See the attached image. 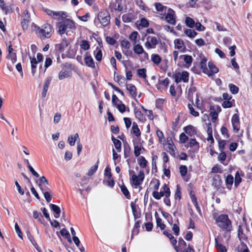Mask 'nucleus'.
I'll list each match as a JSON object with an SVG mask.
<instances>
[{
  "instance_id": "f257e3e1",
  "label": "nucleus",
  "mask_w": 252,
  "mask_h": 252,
  "mask_svg": "<svg viewBox=\"0 0 252 252\" xmlns=\"http://www.w3.org/2000/svg\"><path fill=\"white\" fill-rule=\"evenodd\" d=\"M216 224L223 231L229 233L232 230V225L231 220L226 214H221L218 217L213 214Z\"/></svg>"
},
{
  "instance_id": "f03ea898",
  "label": "nucleus",
  "mask_w": 252,
  "mask_h": 252,
  "mask_svg": "<svg viewBox=\"0 0 252 252\" xmlns=\"http://www.w3.org/2000/svg\"><path fill=\"white\" fill-rule=\"evenodd\" d=\"M56 26L58 29L57 32L60 35L64 34L68 29L70 30L76 29L75 22L72 20L66 18L65 16L62 18L61 21L57 22Z\"/></svg>"
},
{
  "instance_id": "7ed1b4c3",
  "label": "nucleus",
  "mask_w": 252,
  "mask_h": 252,
  "mask_svg": "<svg viewBox=\"0 0 252 252\" xmlns=\"http://www.w3.org/2000/svg\"><path fill=\"white\" fill-rule=\"evenodd\" d=\"M55 47L60 53H63L66 49L69 50L71 48L70 42L65 37L62 38L60 43L57 44ZM75 55V54L73 52L67 50L66 54H63L62 57L63 58H64L65 56H66L67 58H73Z\"/></svg>"
},
{
  "instance_id": "20e7f679",
  "label": "nucleus",
  "mask_w": 252,
  "mask_h": 252,
  "mask_svg": "<svg viewBox=\"0 0 252 252\" xmlns=\"http://www.w3.org/2000/svg\"><path fill=\"white\" fill-rule=\"evenodd\" d=\"M97 18L103 27L109 25L110 23V15L107 9H101L98 14Z\"/></svg>"
},
{
  "instance_id": "39448f33",
  "label": "nucleus",
  "mask_w": 252,
  "mask_h": 252,
  "mask_svg": "<svg viewBox=\"0 0 252 252\" xmlns=\"http://www.w3.org/2000/svg\"><path fill=\"white\" fill-rule=\"evenodd\" d=\"M144 178L145 174L143 170L139 171L138 175L133 174L130 178L131 186L135 189L137 188L142 184Z\"/></svg>"
},
{
  "instance_id": "423d86ee",
  "label": "nucleus",
  "mask_w": 252,
  "mask_h": 252,
  "mask_svg": "<svg viewBox=\"0 0 252 252\" xmlns=\"http://www.w3.org/2000/svg\"><path fill=\"white\" fill-rule=\"evenodd\" d=\"M38 33L44 38H50L53 32V29L51 25L48 23L44 24L41 28H38Z\"/></svg>"
},
{
  "instance_id": "0eeeda50",
  "label": "nucleus",
  "mask_w": 252,
  "mask_h": 252,
  "mask_svg": "<svg viewBox=\"0 0 252 252\" xmlns=\"http://www.w3.org/2000/svg\"><path fill=\"white\" fill-rule=\"evenodd\" d=\"M158 43V40L157 37L148 36L144 45L147 49H155Z\"/></svg>"
},
{
  "instance_id": "6e6552de",
  "label": "nucleus",
  "mask_w": 252,
  "mask_h": 252,
  "mask_svg": "<svg viewBox=\"0 0 252 252\" xmlns=\"http://www.w3.org/2000/svg\"><path fill=\"white\" fill-rule=\"evenodd\" d=\"M162 189H163V191H161L160 192H158V190L153 191V196L155 199L159 200L162 197L164 196L165 197L167 191L171 193L168 185L166 184H164L163 185L162 187Z\"/></svg>"
},
{
  "instance_id": "1a4fd4ad",
  "label": "nucleus",
  "mask_w": 252,
  "mask_h": 252,
  "mask_svg": "<svg viewBox=\"0 0 252 252\" xmlns=\"http://www.w3.org/2000/svg\"><path fill=\"white\" fill-rule=\"evenodd\" d=\"M46 14L51 18L60 20V18H63L66 16V12L64 11H54L53 10L46 9L45 10Z\"/></svg>"
},
{
  "instance_id": "9d476101",
  "label": "nucleus",
  "mask_w": 252,
  "mask_h": 252,
  "mask_svg": "<svg viewBox=\"0 0 252 252\" xmlns=\"http://www.w3.org/2000/svg\"><path fill=\"white\" fill-rule=\"evenodd\" d=\"M178 244L176 243L173 246L176 252H184L187 248V243L184 240L182 237H180L178 239Z\"/></svg>"
},
{
  "instance_id": "9b49d317",
  "label": "nucleus",
  "mask_w": 252,
  "mask_h": 252,
  "mask_svg": "<svg viewBox=\"0 0 252 252\" xmlns=\"http://www.w3.org/2000/svg\"><path fill=\"white\" fill-rule=\"evenodd\" d=\"M165 19L169 24L175 25L176 24V16L175 11L172 8H169L167 13L165 14Z\"/></svg>"
},
{
  "instance_id": "f8f14e48",
  "label": "nucleus",
  "mask_w": 252,
  "mask_h": 252,
  "mask_svg": "<svg viewBox=\"0 0 252 252\" xmlns=\"http://www.w3.org/2000/svg\"><path fill=\"white\" fill-rule=\"evenodd\" d=\"M170 83L169 79L166 78L163 80L158 79V83L156 85V88L161 92H165L167 90Z\"/></svg>"
},
{
  "instance_id": "ddd939ff",
  "label": "nucleus",
  "mask_w": 252,
  "mask_h": 252,
  "mask_svg": "<svg viewBox=\"0 0 252 252\" xmlns=\"http://www.w3.org/2000/svg\"><path fill=\"white\" fill-rule=\"evenodd\" d=\"M231 121L234 132L235 133L238 132L240 128V121L239 115L238 114H233Z\"/></svg>"
},
{
  "instance_id": "4468645a",
  "label": "nucleus",
  "mask_w": 252,
  "mask_h": 252,
  "mask_svg": "<svg viewBox=\"0 0 252 252\" xmlns=\"http://www.w3.org/2000/svg\"><path fill=\"white\" fill-rule=\"evenodd\" d=\"M84 62L87 66L92 68H95L94 62L89 52H86L85 53L84 57Z\"/></svg>"
},
{
  "instance_id": "2eb2a0df",
  "label": "nucleus",
  "mask_w": 252,
  "mask_h": 252,
  "mask_svg": "<svg viewBox=\"0 0 252 252\" xmlns=\"http://www.w3.org/2000/svg\"><path fill=\"white\" fill-rule=\"evenodd\" d=\"M222 181L221 179V177L219 175H215L213 178L212 185L217 189L219 190L220 188L224 189L223 187H222Z\"/></svg>"
},
{
  "instance_id": "dca6fc26",
  "label": "nucleus",
  "mask_w": 252,
  "mask_h": 252,
  "mask_svg": "<svg viewBox=\"0 0 252 252\" xmlns=\"http://www.w3.org/2000/svg\"><path fill=\"white\" fill-rule=\"evenodd\" d=\"M188 147H190L193 149V151H189L193 153H197L200 148L199 143L194 138H191L189 142L188 143Z\"/></svg>"
},
{
  "instance_id": "f3484780",
  "label": "nucleus",
  "mask_w": 252,
  "mask_h": 252,
  "mask_svg": "<svg viewBox=\"0 0 252 252\" xmlns=\"http://www.w3.org/2000/svg\"><path fill=\"white\" fill-rule=\"evenodd\" d=\"M208 72L206 73L209 77L213 76L215 74L217 73L219 71V68L212 62L208 63Z\"/></svg>"
},
{
  "instance_id": "a211bd4d",
  "label": "nucleus",
  "mask_w": 252,
  "mask_h": 252,
  "mask_svg": "<svg viewBox=\"0 0 252 252\" xmlns=\"http://www.w3.org/2000/svg\"><path fill=\"white\" fill-rule=\"evenodd\" d=\"M200 62L199 64V66L200 68L201 69L202 72L204 74L207 73L208 72V69L207 67V58L203 55H201L200 56Z\"/></svg>"
},
{
  "instance_id": "6ab92c4d",
  "label": "nucleus",
  "mask_w": 252,
  "mask_h": 252,
  "mask_svg": "<svg viewBox=\"0 0 252 252\" xmlns=\"http://www.w3.org/2000/svg\"><path fill=\"white\" fill-rule=\"evenodd\" d=\"M175 48L179 50L182 52L186 51V46L183 40L181 39H176L174 40Z\"/></svg>"
},
{
  "instance_id": "aec40b11",
  "label": "nucleus",
  "mask_w": 252,
  "mask_h": 252,
  "mask_svg": "<svg viewBox=\"0 0 252 252\" xmlns=\"http://www.w3.org/2000/svg\"><path fill=\"white\" fill-rule=\"evenodd\" d=\"M134 113L136 119H138L142 122H144L146 121V119L144 115L142 113L139 108L134 107Z\"/></svg>"
},
{
  "instance_id": "412c9836",
  "label": "nucleus",
  "mask_w": 252,
  "mask_h": 252,
  "mask_svg": "<svg viewBox=\"0 0 252 252\" xmlns=\"http://www.w3.org/2000/svg\"><path fill=\"white\" fill-rule=\"evenodd\" d=\"M185 132L190 136H194L197 134L196 128L191 125H188L184 128Z\"/></svg>"
},
{
  "instance_id": "4be33fe9",
  "label": "nucleus",
  "mask_w": 252,
  "mask_h": 252,
  "mask_svg": "<svg viewBox=\"0 0 252 252\" xmlns=\"http://www.w3.org/2000/svg\"><path fill=\"white\" fill-rule=\"evenodd\" d=\"M131 133L138 138H140L141 133L138 127V125L136 122H133L132 127L131 129Z\"/></svg>"
},
{
  "instance_id": "5701e85b",
  "label": "nucleus",
  "mask_w": 252,
  "mask_h": 252,
  "mask_svg": "<svg viewBox=\"0 0 252 252\" xmlns=\"http://www.w3.org/2000/svg\"><path fill=\"white\" fill-rule=\"evenodd\" d=\"M220 238L219 236H218L215 239V247L216 249L220 252H227L226 247L220 242H219V240Z\"/></svg>"
},
{
  "instance_id": "b1692460",
  "label": "nucleus",
  "mask_w": 252,
  "mask_h": 252,
  "mask_svg": "<svg viewBox=\"0 0 252 252\" xmlns=\"http://www.w3.org/2000/svg\"><path fill=\"white\" fill-rule=\"evenodd\" d=\"M126 89L129 91L131 96L135 99L137 95V89L133 84H129L126 86Z\"/></svg>"
},
{
  "instance_id": "393cba45",
  "label": "nucleus",
  "mask_w": 252,
  "mask_h": 252,
  "mask_svg": "<svg viewBox=\"0 0 252 252\" xmlns=\"http://www.w3.org/2000/svg\"><path fill=\"white\" fill-rule=\"evenodd\" d=\"M234 182V178L231 174L228 175L225 179V183L228 189L231 190Z\"/></svg>"
},
{
  "instance_id": "a878e982",
  "label": "nucleus",
  "mask_w": 252,
  "mask_h": 252,
  "mask_svg": "<svg viewBox=\"0 0 252 252\" xmlns=\"http://www.w3.org/2000/svg\"><path fill=\"white\" fill-rule=\"evenodd\" d=\"M0 8L1 9L2 12L5 15H7L9 13L13 12L11 6L7 5L5 2L0 5Z\"/></svg>"
},
{
  "instance_id": "bb28decb",
  "label": "nucleus",
  "mask_w": 252,
  "mask_h": 252,
  "mask_svg": "<svg viewBox=\"0 0 252 252\" xmlns=\"http://www.w3.org/2000/svg\"><path fill=\"white\" fill-rule=\"evenodd\" d=\"M137 162L142 169H145L148 166V162L143 156H140L137 159Z\"/></svg>"
},
{
  "instance_id": "cd10ccee",
  "label": "nucleus",
  "mask_w": 252,
  "mask_h": 252,
  "mask_svg": "<svg viewBox=\"0 0 252 252\" xmlns=\"http://www.w3.org/2000/svg\"><path fill=\"white\" fill-rule=\"evenodd\" d=\"M50 209L55 213L54 217L56 218H59L60 216L61 209L60 207L54 204H50Z\"/></svg>"
},
{
  "instance_id": "c85d7f7f",
  "label": "nucleus",
  "mask_w": 252,
  "mask_h": 252,
  "mask_svg": "<svg viewBox=\"0 0 252 252\" xmlns=\"http://www.w3.org/2000/svg\"><path fill=\"white\" fill-rule=\"evenodd\" d=\"M163 234L166 236L169 240V241L172 245V247L174 244L177 243V239L175 238V237L171 233L168 232L166 230H164L162 232Z\"/></svg>"
},
{
  "instance_id": "c756f323",
  "label": "nucleus",
  "mask_w": 252,
  "mask_h": 252,
  "mask_svg": "<svg viewBox=\"0 0 252 252\" xmlns=\"http://www.w3.org/2000/svg\"><path fill=\"white\" fill-rule=\"evenodd\" d=\"M120 187L121 190L122 192L124 195L125 197L127 199H130L131 198V195L130 194V193L127 189L126 187L125 186V184L123 182L122 185H120Z\"/></svg>"
},
{
  "instance_id": "7c9ffc66",
  "label": "nucleus",
  "mask_w": 252,
  "mask_h": 252,
  "mask_svg": "<svg viewBox=\"0 0 252 252\" xmlns=\"http://www.w3.org/2000/svg\"><path fill=\"white\" fill-rule=\"evenodd\" d=\"M130 207L131 208L132 214L134 217V220H136L138 218L140 217V213L138 212L137 210L136 204L134 202H131L130 203Z\"/></svg>"
},
{
  "instance_id": "2f4dec72",
  "label": "nucleus",
  "mask_w": 252,
  "mask_h": 252,
  "mask_svg": "<svg viewBox=\"0 0 252 252\" xmlns=\"http://www.w3.org/2000/svg\"><path fill=\"white\" fill-rule=\"evenodd\" d=\"M31 64V69L32 73V75H34L36 71L37 64L39 62H37L36 59L34 58H32L30 57Z\"/></svg>"
},
{
  "instance_id": "473e14b6",
  "label": "nucleus",
  "mask_w": 252,
  "mask_h": 252,
  "mask_svg": "<svg viewBox=\"0 0 252 252\" xmlns=\"http://www.w3.org/2000/svg\"><path fill=\"white\" fill-rule=\"evenodd\" d=\"M238 236L239 240L246 241L248 239L247 236L243 232V229L241 225H239L238 230Z\"/></svg>"
},
{
  "instance_id": "72a5a7b5",
  "label": "nucleus",
  "mask_w": 252,
  "mask_h": 252,
  "mask_svg": "<svg viewBox=\"0 0 252 252\" xmlns=\"http://www.w3.org/2000/svg\"><path fill=\"white\" fill-rule=\"evenodd\" d=\"M196 91V88L194 86H191L188 90L187 98L193 103V95Z\"/></svg>"
},
{
  "instance_id": "f704fd0d",
  "label": "nucleus",
  "mask_w": 252,
  "mask_h": 252,
  "mask_svg": "<svg viewBox=\"0 0 252 252\" xmlns=\"http://www.w3.org/2000/svg\"><path fill=\"white\" fill-rule=\"evenodd\" d=\"M77 139L79 140V135L77 133L75 134L74 136L72 135L69 136L67 139V142L71 146H73L75 145V142Z\"/></svg>"
},
{
  "instance_id": "c9c22d12",
  "label": "nucleus",
  "mask_w": 252,
  "mask_h": 252,
  "mask_svg": "<svg viewBox=\"0 0 252 252\" xmlns=\"http://www.w3.org/2000/svg\"><path fill=\"white\" fill-rule=\"evenodd\" d=\"M161 60V58L159 55L156 54H152L151 61L156 65L159 66Z\"/></svg>"
},
{
  "instance_id": "e433bc0d",
  "label": "nucleus",
  "mask_w": 252,
  "mask_h": 252,
  "mask_svg": "<svg viewBox=\"0 0 252 252\" xmlns=\"http://www.w3.org/2000/svg\"><path fill=\"white\" fill-rule=\"evenodd\" d=\"M221 106L224 108H229L235 106V100L231 99L224 100L221 104Z\"/></svg>"
},
{
  "instance_id": "4c0bfd02",
  "label": "nucleus",
  "mask_w": 252,
  "mask_h": 252,
  "mask_svg": "<svg viewBox=\"0 0 252 252\" xmlns=\"http://www.w3.org/2000/svg\"><path fill=\"white\" fill-rule=\"evenodd\" d=\"M133 51L135 54L138 55L142 54L144 53L147 55V53L145 52L144 50L142 45L139 44L134 46Z\"/></svg>"
},
{
  "instance_id": "58836bf2",
  "label": "nucleus",
  "mask_w": 252,
  "mask_h": 252,
  "mask_svg": "<svg viewBox=\"0 0 252 252\" xmlns=\"http://www.w3.org/2000/svg\"><path fill=\"white\" fill-rule=\"evenodd\" d=\"M94 55L95 59L98 62H100L102 59V52L100 49L96 47L95 51H94Z\"/></svg>"
},
{
  "instance_id": "ea45409f",
  "label": "nucleus",
  "mask_w": 252,
  "mask_h": 252,
  "mask_svg": "<svg viewBox=\"0 0 252 252\" xmlns=\"http://www.w3.org/2000/svg\"><path fill=\"white\" fill-rule=\"evenodd\" d=\"M210 116L212 118V121L213 123H215L217 120L218 118V113L215 111L214 109V107L213 106H210Z\"/></svg>"
},
{
  "instance_id": "a19ab883",
  "label": "nucleus",
  "mask_w": 252,
  "mask_h": 252,
  "mask_svg": "<svg viewBox=\"0 0 252 252\" xmlns=\"http://www.w3.org/2000/svg\"><path fill=\"white\" fill-rule=\"evenodd\" d=\"M99 163V160L98 159L95 165L92 166L91 168L89 170L87 173L88 176H92L94 175L97 170Z\"/></svg>"
},
{
  "instance_id": "79ce46f5",
  "label": "nucleus",
  "mask_w": 252,
  "mask_h": 252,
  "mask_svg": "<svg viewBox=\"0 0 252 252\" xmlns=\"http://www.w3.org/2000/svg\"><path fill=\"white\" fill-rule=\"evenodd\" d=\"M181 188L179 185L176 186V189L174 194V198L175 200H180L182 198Z\"/></svg>"
},
{
  "instance_id": "37998d69",
  "label": "nucleus",
  "mask_w": 252,
  "mask_h": 252,
  "mask_svg": "<svg viewBox=\"0 0 252 252\" xmlns=\"http://www.w3.org/2000/svg\"><path fill=\"white\" fill-rule=\"evenodd\" d=\"M142 150H145V148L142 146L134 145V154L136 157H139L141 153H143Z\"/></svg>"
},
{
  "instance_id": "c03bdc74",
  "label": "nucleus",
  "mask_w": 252,
  "mask_h": 252,
  "mask_svg": "<svg viewBox=\"0 0 252 252\" xmlns=\"http://www.w3.org/2000/svg\"><path fill=\"white\" fill-rule=\"evenodd\" d=\"M146 72L147 69L146 68H140L137 70V75L139 78L146 79V78H147Z\"/></svg>"
},
{
  "instance_id": "a18cd8bd",
  "label": "nucleus",
  "mask_w": 252,
  "mask_h": 252,
  "mask_svg": "<svg viewBox=\"0 0 252 252\" xmlns=\"http://www.w3.org/2000/svg\"><path fill=\"white\" fill-rule=\"evenodd\" d=\"M241 176V175H240L239 171H236L235 175L234 180V186L236 188L239 186L240 183L242 181V178Z\"/></svg>"
},
{
  "instance_id": "49530a36",
  "label": "nucleus",
  "mask_w": 252,
  "mask_h": 252,
  "mask_svg": "<svg viewBox=\"0 0 252 252\" xmlns=\"http://www.w3.org/2000/svg\"><path fill=\"white\" fill-rule=\"evenodd\" d=\"M156 134L158 137V142L160 144H163V142L165 141V137L162 131L159 129H157Z\"/></svg>"
},
{
  "instance_id": "de8ad7c7",
  "label": "nucleus",
  "mask_w": 252,
  "mask_h": 252,
  "mask_svg": "<svg viewBox=\"0 0 252 252\" xmlns=\"http://www.w3.org/2000/svg\"><path fill=\"white\" fill-rule=\"evenodd\" d=\"M70 76V72L68 71L62 70L59 73V79L61 80Z\"/></svg>"
},
{
  "instance_id": "09e8293b",
  "label": "nucleus",
  "mask_w": 252,
  "mask_h": 252,
  "mask_svg": "<svg viewBox=\"0 0 252 252\" xmlns=\"http://www.w3.org/2000/svg\"><path fill=\"white\" fill-rule=\"evenodd\" d=\"M216 139L218 140V147L219 150L220 151H224L225 146L226 145V141L224 140H222L220 138H217V137H216Z\"/></svg>"
},
{
  "instance_id": "8fccbe9b",
  "label": "nucleus",
  "mask_w": 252,
  "mask_h": 252,
  "mask_svg": "<svg viewBox=\"0 0 252 252\" xmlns=\"http://www.w3.org/2000/svg\"><path fill=\"white\" fill-rule=\"evenodd\" d=\"M177 223H174L173 225L172 229L174 232V234L175 236H178L180 234V227H179V222L178 219L177 220Z\"/></svg>"
},
{
  "instance_id": "3c124183",
  "label": "nucleus",
  "mask_w": 252,
  "mask_h": 252,
  "mask_svg": "<svg viewBox=\"0 0 252 252\" xmlns=\"http://www.w3.org/2000/svg\"><path fill=\"white\" fill-rule=\"evenodd\" d=\"M185 23L186 26L190 28H193L195 24L194 20L189 17H187L186 18Z\"/></svg>"
},
{
  "instance_id": "603ef678",
  "label": "nucleus",
  "mask_w": 252,
  "mask_h": 252,
  "mask_svg": "<svg viewBox=\"0 0 252 252\" xmlns=\"http://www.w3.org/2000/svg\"><path fill=\"white\" fill-rule=\"evenodd\" d=\"M188 108L189 111V113L193 116V117H197L199 115V113L195 111L194 108H193L192 104L189 103L188 105Z\"/></svg>"
},
{
  "instance_id": "864d4df0",
  "label": "nucleus",
  "mask_w": 252,
  "mask_h": 252,
  "mask_svg": "<svg viewBox=\"0 0 252 252\" xmlns=\"http://www.w3.org/2000/svg\"><path fill=\"white\" fill-rule=\"evenodd\" d=\"M165 100L163 98H158L156 100V107L159 109H162Z\"/></svg>"
},
{
  "instance_id": "5fc2aeb1",
  "label": "nucleus",
  "mask_w": 252,
  "mask_h": 252,
  "mask_svg": "<svg viewBox=\"0 0 252 252\" xmlns=\"http://www.w3.org/2000/svg\"><path fill=\"white\" fill-rule=\"evenodd\" d=\"M150 185H153V189L154 191H157L159 189L160 182L158 179H152L150 182Z\"/></svg>"
},
{
  "instance_id": "6e6d98bb",
  "label": "nucleus",
  "mask_w": 252,
  "mask_h": 252,
  "mask_svg": "<svg viewBox=\"0 0 252 252\" xmlns=\"http://www.w3.org/2000/svg\"><path fill=\"white\" fill-rule=\"evenodd\" d=\"M6 59L11 60L12 63H15L17 61L16 53L15 52L8 53Z\"/></svg>"
},
{
  "instance_id": "4d7b16f0",
  "label": "nucleus",
  "mask_w": 252,
  "mask_h": 252,
  "mask_svg": "<svg viewBox=\"0 0 252 252\" xmlns=\"http://www.w3.org/2000/svg\"><path fill=\"white\" fill-rule=\"evenodd\" d=\"M181 57H183L184 62L186 63L187 64H188L189 66L191 65L193 61V59L191 56L188 55H184Z\"/></svg>"
},
{
  "instance_id": "13d9d810",
  "label": "nucleus",
  "mask_w": 252,
  "mask_h": 252,
  "mask_svg": "<svg viewBox=\"0 0 252 252\" xmlns=\"http://www.w3.org/2000/svg\"><path fill=\"white\" fill-rule=\"evenodd\" d=\"M185 33L190 38H193L197 34V33L195 31L190 29L186 30Z\"/></svg>"
},
{
  "instance_id": "bf43d9fd",
  "label": "nucleus",
  "mask_w": 252,
  "mask_h": 252,
  "mask_svg": "<svg viewBox=\"0 0 252 252\" xmlns=\"http://www.w3.org/2000/svg\"><path fill=\"white\" fill-rule=\"evenodd\" d=\"M80 47L84 50H88L90 48V45L87 40H83L81 41Z\"/></svg>"
},
{
  "instance_id": "052dcab7",
  "label": "nucleus",
  "mask_w": 252,
  "mask_h": 252,
  "mask_svg": "<svg viewBox=\"0 0 252 252\" xmlns=\"http://www.w3.org/2000/svg\"><path fill=\"white\" fill-rule=\"evenodd\" d=\"M60 233L62 236L64 237L68 241H71L70 234L65 228H63L61 229Z\"/></svg>"
},
{
  "instance_id": "680f3d73",
  "label": "nucleus",
  "mask_w": 252,
  "mask_h": 252,
  "mask_svg": "<svg viewBox=\"0 0 252 252\" xmlns=\"http://www.w3.org/2000/svg\"><path fill=\"white\" fill-rule=\"evenodd\" d=\"M141 108L143 110V111L146 114L148 118L153 120L154 119L153 112L151 110H147L143 106H141Z\"/></svg>"
},
{
  "instance_id": "e2e57ef3",
  "label": "nucleus",
  "mask_w": 252,
  "mask_h": 252,
  "mask_svg": "<svg viewBox=\"0 0 252 252\" xmlns=\"http://www.w3.org/2000/svg\"><path fill=\"white\" fill-rule=\"evenodd\" d=\"M180 75L182 81L185 83H187L189 80V73L188 71H183Z\"/></svg>"
},
{
  "instance_id": "0e129e2a",
  "label": "nucleus",
  "mask_w": 252,
  "mask_h": 252,
  "mask_svg": "<svg viewBox=\"0 0 252 252\" xmlns=\"http://www.w3.org/2000/svg\"><path fill=\"white\" fill-rule=\"evenodd\" d=\"M157 227H159L161 230H164L166 228V225L161 219H158L156 220Z\"/></svg>"
},
{
  "instance_id": "69168bd1",
  "label": "nucleus",
  "mask_w": 252,
  "mask_h": 252,
  "mask_svg": "<svg viewBox=\"0 0 252 252\" xmlns=\"http://www.w3.org/2000/svg\"><path fill=\"white\" fill-rule=\"evenodd\" d=\"M155 6L157 11L158 12H162L167 8L166 6L163 5L160 2H156Z\"/></svg>"
},
{
  "instance_id": "338daca9",
  "label": "nucleus",
  "mask_w": 252,
  "mask_h": 252,
  "mask_svg": "<svg viewBox=\"0 0 252 252\" xmlns=\"http://www.w3.org/2000/svg\"><path fill=\"white\" fill-rule=\"evenodd\" d=\"M122 20L124 23H129L132 21L131 15L130 13L125 14L122 16Z\"/></svg>"
},
{
  "instance_id": "774afa93",
  "label": "nucleus",
  "mask_w": 252,
  "mask_h": 252,
  "mask_svg": "<svg viewBox=\"0 0 252 252\" xmlns=\"http://www.w3.org/2000/svg\"><path fill=\"white\" fill-rule=\"evenodd\" d=\"M220 153L218 155V160L222 163L224 164V161L226 158V154L224 151H220Z\"/></svg>"
}]
</instances>
